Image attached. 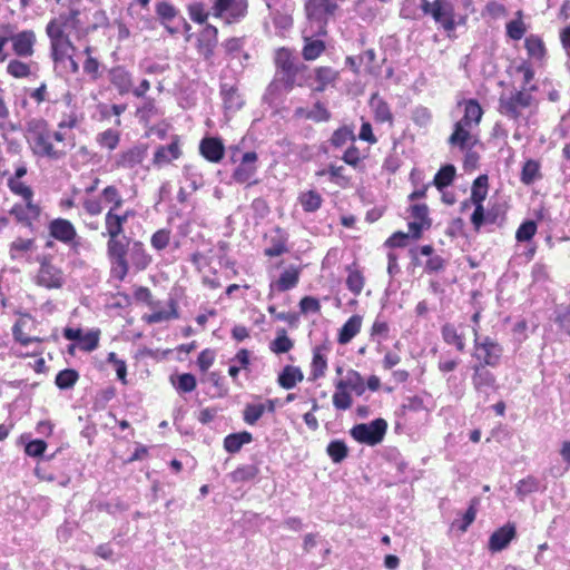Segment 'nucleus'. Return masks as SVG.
<instances>
[{"label":"nucleus","instance_id":"1","mask_svg":"<svg viewBox=\"0 0 570 570\" xmlns=\"http://www.w3.org/2000/svg\"><path fill=\"white\" fill-rule=\"evenodd\" d=\"M27 139L32 154L49 160H60L66 157L67 149L56 146L51 130L42 119H31L27 122Z\"/></svg>","mask_w":570,"mask_h":570},{"label":"nucleus","instance_id":"2","mask_svg":"<svg viewBox=\"0 0 570 570\" xmlns=\"http://www.w3.org/2000/svg\"><path fill=\"white\" fill-rule=\"evenodd\" d=\"M276 82H281L286 91H291L294 86H302L299 76L307 70V67L296 60L292 52L286 48H281L275 53Z\"/></svg>","mask_w":570,"mask_h":570},{"label":"nucleus","instance_id":"3","mask_svg":"<svg viewBox=\"0 0 570 570\" xmlns=\"http://www.w3.org/2000/svg\"><path fill=\"white\" fill-rule=\"evenodd\" d=\"M338 4L336 0H305L306 17L314 35L325 36L327 24L335 20Z\"/></svg>","mask_w":570,"mask_h":570},{"label":"nucleus","instance_id":"4","mask_svg":"<svg viewBox=\"0 0 570 570\" xmlns=\"http://www.w3.org/2000/svg\"><path fill=\"white\" fill-rule=\"evenodd\" d=\"M421 9L425 14H431L446 31L454 30L456 23L464 21V17L455 13L454 6L449 0H422Z\"/></svg>","mask_w":570,"mask_h":570},{"label":"nucleus","instance_id":"5","mask_svg":"<svg viewBox=\"0 0 570 570\" xmlns=\"http://www.w3.org/2000/svg\"><path fill=\"white\" fill-rule=\"evenodd\" d=\"M472 332L474 336L473 357L479 361L478 364L491 367L498 366L503 354V347L492 337L481 336L476 326H473Z\"/></svg>","mask_w":570,"mask_h":570},{"label":"nucleus","instance_id":"6","mask_svg":"<svg viewBox=\"0 0 570 570\" xmlns=\"http://www.w3.org/2000/svg\"><path fill=\"white\" fill-rule=\"evenodd\" d=\"M386 429V421L383 419H376L368 424L361 423L353 426L351 435L360 443L376 445L383 440Z\"/></svg>","mask_w":570,"mask_h":570},{"label":"nucleus","instance_id":"7","mask_svg":"<svg viewBox=\"0 0 570 570\" xmlns=\"http://www.w3.org/2000/svg\"><path fill=\"white\" fill-rule=\"evenodd\" d=\"M9 41L12 43V51L22 58L31 57L35 53V45L37 42V36L33 30H22L14 32V27L11 24H4Z\"/></svg>","mask_w":570,"mask_h":570},{"label":"nucleus","instance_id":"8","mask_svg":"<svg viewBox=\"0 0 570 570\" xmlns=\"http://www.w3.org/2000/svg\"><path fill=\"white\" fill-rule=\"evenodd\" d=\"M247 7V0H215L210 13L215 18H224L232 23L246 16Z\"/></svg>","mask_w":570,"mask_h":570},{"label":"nucleus","instance_id":"9","mask_svg":"<svg viewBox=\"0 0 570 570\" xmlns=\"http://www.w3.org/2000/svg\"><path fill=\"white\" fill-rule=\"evenodd\" d=\"M531 102L532 96L520 90L510 96H501L499 100V111L515 120L520 117V109L529 107Z\"/></svg>","mask_w":570,"mask_h":570},{"label":"nucleus","instance_id":"10","mask_svg":"<svg viewBox=\"0 0 570 570\" xmlns=\"http://www.w3.org/2000/svg\"><path fill=\"white\" fill-rule=\"evenodd\" d=\"M472 385L478 397L485 402L489 391L495 386V376L483 364H475L473 366Z\"/></svg>","mask_w":570,"mask_h":570},{"label":"nucleus","instance_id":"11","mask_svg":"<svg viewBox=\"0 0 570 570\" xmlns=\"http://www.w3.org/2000/svg\"><path fill=\"white\" fill-rule=\"evenodd\" d=\"M62 272L49 264L43 262L37 275V284L46 288H60L63 285Z\"/></svg>","mask_w":570,"mask_h":570},{"label":"nucleus","instance_id":"12","mask_svg":"<svg viewBox=\"0 0 570 570\" xmlns=\"http://www.w3.org/2000/svg\"><path fill=\"white\" fill-rule=\"evenodd\" d=\"M515 533V525L507 523L491 534L489 549L493 552L502 551L514 539Z\"/></svg>","mask_w":570,"mask_h":570},{"label":"nucleus","instance_id":"13","mask_svg":"<svg viewBox=\"0 0 570 570\" xmlns=\"http://www.w3.org/2000/svg\"><path fill=\"white\" fill-rule=\"evenodd\" d=\"M257 154L255 151H247L243 155L239 166L234 170L233 178L237 183H246L256 173Z\"/></svg>","mask_w":570,"mask_h":570},{"label":"nucleus","instance_id":"14","mask_svg":"<svg viewBox=\"0 0 570 570\" xmlns=\"http://www.w3.org/2000/svg\"><path fill=\"white\" fill-rule=\"evenodd\" d=\"M108 78L110 83L118 90L119 95H126L132 89V77L124 67L117 66L109 70Z\"/></svg>","mask_w":570,"mask_h":570},{"label":"nucleus","instance_id":"15","mask_svg":"<svg viewBox=\"0 0 570 570\" xmlns=\"http://www.w3.org/2000/svg\"><path fill=\"white\" fill-rule=\"evenodd\" d=\"M202 156L210 163H218L224 157V145L219 138L206 137L199 144Z\"/></svg>","mask_w":570,"mask_h":570},{"label":"nucleus","instance_id":"16","mask_svg":"<svg viewBox=\"0 0 570 570\" xmlns=\"http://www.w3.org/2000/svg\"><path fill=\"white\" fill-rule=\"evenodd\" d=\"M79 14L78 10H71L70 16L60 14L58 18L50 20L46 27V33L50 41L68 37L65 32L69 19L76 20Z\"/></svg>","mask_w":570,"mask_h":570},{"label":"nucleus","instance_id":"17","mask_svg":"<svg viewBox=\"0 0 570 570\" xmlns=\"http://www.w3.org/2000/svg\"><path fill=\"white\" fill-rule=\"evenodd\" d=\"M50 234L52 237L62 243L72 242L77 235L73 225L69 220L62 218H58L51 222Z\"/></svg>","mask_w":570,"mask_h":570},{"label":"nucleus","instance_id":"18","mask_svg":"<svg viewBox=\"0 0 570 570\" xmlns=\"http://www.w3.org/2000/svg\"><path fill=\"white\" fill-rule=\"evenodd\" d=\"M147 155V148L145 146H135L127 151L121 153L116 161L118 167L134 168L139 165Z\"/></svg>","mask_w":570,"mask_h":570},{"label":"nucleus","instance_id":"19","mask_svg":"<svg viewBox=\"0 0 570 570\" xmlns=\"http://www.w3.org/2000/svg\"><path fill=\"white\" fill-rule=\"evenodd\" d=\"M178 140L174 139L168 146H160L154 155V165L161 167L180 157Z\"/></svg>","mask_w":570,"mask_h":570},{"label":"nucleus","instance_id":"20","mask_svg":"<svg viewBox=\"0 0 570 570\" xmlns=\"http://www.w3.org/2000/svg\"><path fill=\"white\" fill-rule=\"evenodd\" d=\"M129 213L118 215L116 212L108 210L105 217L106 235L109 238H117L124 232V224L127 222Z\"/></svg>","mask_w":570,"mask_h":570},{"label":"nucleus","instance_id":"21","mask_svg":"<svg viewBox=\"0 0 570 570\" xmlns=\"http://www.w3.org/2000/svg\"><path fill=\"white\" fill-rule=\"evenodd\" d=\"M362 321L361 315L351 316L340 330L337 342L342 345L350 343L360 333Z\"/></svg>","mask_w":570,"mask_h":570},{"label":"nucleus","instance_id":"22","mask_svg":"<svg viewBox=\"0 0 570 570\" xmlns=\"http://www.w3.org/2000/svg\"><path fill=\"white\" fill-rule=\"evenodd\" d=\"M472 127H468L464 124L456 121L454 125V130L449 137L448 141L452 147H459L461 150H464L472 138L471 130Z\"/></svg>","mask_w":570,"mask_h":570},{"label":"nucleus","instance_id":"23","mask_svg":"<svg viewBox=\"0 0 570 570\" xmlns=\"http://www.w3.org/2000/svg\"><path fill=\"white\" fill-rule=\"evenodd\" d=\"M464 105V115L459 121L468 127L478 126L483 115L480 104L475 99H469Z\"/></svg>","mask_w":570,"mask_h":570},{"label":"nucleus","instance_id":"24","mask_svg":"<svg viewBox=\"0 0 570 570\" xmlns=\"http://www.w3.org/2000/svg\"><path fill=\"white\" fill-rule=\"evenodd\" d=\"M8 185L14 194L20 195L27 202V209L33 216H38V214H39L38 207L31 204V198H32L31 188L29 186L24 185L23 183L17 180L16 178H10L8 181Z\"/></svg>","mask_w":570,"mask_h":570},{"label":"nucleus","instance_id":"25","mask_svg":"<svg viewBox=\"0 0 570 570\" xmlns=\"http://www.w3.org/2000/svg\"><path fill=\"white\" fill-rule=\"evenodd\" d=\"M252 440L253 435L247 431L233 433L225 438L224 449L229 453H237L244 444L250 443Z\"/></svg>","mask_w":570,"mask_h":570},{"label":"nucleus","instance_id":"26","mask_svg":"<svg viewBox=\"0 0 570 570\" xmlns=\"http://www.w3.org/2000/svg\"><path fill=\"white\" fill-rule=\"evenodd\" d=\"M304 379L303 372L295 366L287 365L278 375V384L286 390L293 389L297 382Z\"/></svg>","mask_w":570,"mask_h":570},{"label":"nucleus","instance_id":"27","mask_svg":"<svg viewBox=\"0 0 570 570\" xmlns=\"http://www.w3.org/2000/svg\"><path fill=\"white\" fill-rule=\"evenodd\" d=\"M50 47L51 57L55 62H60L66 58H70L69 51L75 49L69 37L50 41Z\"/></svg>","mask_w":570,"mask_h":570},{"label":"nucleus","instance_id":"28","mask_svg":"<svg viewBox=\"0 0 570 570\" xmlns=\"http://www.w3.org/2000/svg\"><path fill=\"white\" fill-rule=\"evenodd\" d=\"M304 47L302 50L303 58L307 61L317 59L325 50L324 41L313 39V37H304Z\"/></svg>","mask_w":570,"mask_h":570},{"label":"nucleus","instance_id":"29","mask_svg":"<svg viewBox=\"0 0 570 570\" xmlns=\"http://www.w3.org/2000/svg\"><path fill=\"white\" fill-rule=\"evenodd\" d=\"M371 107L374 110L375 119L380 122H392L393 116L389 105L377 95L374 94L370 100Z\"/></svg>","mask_w":570,"mask_h":570},{"label":"nucleus","instance_id":"30","mask_svg":"<svg viewBox=\"0 0 570 570\" xmlns=\"http://www.w3.org/2000/svg\"><path fill=\"white\" fill-rule=\"evenodd\" d=\"M442 338L446 344L454 345L458 351L463 352L465 343L463 336L458 333L453 324L446 323L441 328Z\"/></svg>","mask_w":570,"mask_h":570},{"label":"nucleus","instance_id":"31","mask_svg":"<svg viewBox=\"0 0 570 570\" xmlns=\"http://www.w3.org/2000/svg\"><path fill=\"white\" fill-rule=\"evenodd\" d=\"M337 390L351 389L357 395H362L365 391L363 377L355 371L348 373L345 380H341L336 383Z\"/></svg>","mask_w":570,"mask_h":570},{"label":"nucleus","instance_id":"32","mask_svg":"<svg viewBox=\"0 0 570 570\" xmlns=\"http://www.w3.org/2000/svg\"><path fill=\"white\" fill-rule=\"evenodd\" d=\"M258 474V468L254 464L240 465L228 476L234 483H243L253 480Z\"/></svg>","mask_w":570,"mask_h":570},{"label":"nucleus","instance_id":"33","mask_svg":"<svg viewBox=\"0 0 570 570\" xmlns=\"http://www.w3.org/2000/svg\"><path fill=\"white\" fill-rule=\"evenodd\" d=\"M540 177V164L533 159L527 160L521 170V181L524 185H531Z\"/></svg>","mask_w":570,"mask_h":570},{"label":"nucleus","instance_id":"34","mask_svg":"<svg viewBox=\"0 0 570 570\" xmlns=\"http://www.w3.org/2000/svg\"><path fill=\"white\" fill-rule=\"evenodd\" d=\"M488 195V176L480 175L472 185L471 202L473 204H482Z\"/></svg>","mask_w":570,"mask_h":570},{"label":"nucleus","instance_id":"35","mask_svg":"<svg viewBox=\"0 0 570 570\" xmlns=\"http://www.w3.org/2000/svg\"><path fill=\"white\" fill-rule=\"evenodd\" d=\"M298 278L299 273L296 268L286 269L276 282V287L279 292L288 291L297 285Z\"/></svg>","mask_w":570,"mask_h":570},{"label":"nucleus","instance_id":"36","mask_svg":"<svg viewBox=\"0 0 570 570\" xmlns=\"http://www.w3.org/2000/svg\"><path fill=\"white\" fill-rule=\"evenodd\" d=\"M315 75L316 80L320 83L316 88L318 91H323L326 86L334 83L338 77V72L331 67L316 68Z\"/></svg>","mask_w":570,"mask_h":570},{"label":"nucleus","instance_id":"37","mask_svg":"<svg viewBox=\"0 0 570 570\" xmlns=\"http://www.w3.org/2000/svg\"><path fill=\"white\" fill-rule=\"evenodd\" d=\"M455 176V167L453 165H445L434 176V185L438 189L442 190L452 184Z\"/></svg>","mask_w":570,"mask_h":570},{"label":"nucleus","instance_id":"38","mask_svg":"<svg viewBox=\"0 0 570 570\" xmlns=\"http://www.w3.org/2000/svg\"><path fill=\"white\" fill-rule=\"evenodd\" d=\"M109 261L111 264V275L119 281H124L129 271L126 255L111 256L109 257Z\"/></svg>","mask_w":570,"mask_h":570},{"label":"nucleus","instance_id":"39","mask_svg":"<svg viewBox=\"0 0 570 570\" xmlns=\"http://www.w3.org/2000/svg\"><path fill=\"white\" fill-rule=\"evenodd\" d=\"M312 371H311V380L315 381L322 376H324L325 371L327 368L326 357L321 353V348L316 347L313 354L312 361Z\"/></svg>","mask_w":570,"mask_h":570},{"label":"nucleus","instance_id":"40","mask_svg":"<svg viewBox=\"0 0 570 570\" xmlns=\"http://www.w3.org/2000/svg\"><path fill=\"white\" fill-rule=\"evenodd\" d=\"M79 375L76 370L66 368L60 371L56 376V385L61 390H67L72 387L78 381Z\"/></svg>","mask_w":570,"mask_h":570},{"label":"nucleus","instance_id":"41","mask_svg":"<svg viewBox=\"0 0 570 570\" xmlns=\"http://www.w3.org/2000/svg\"><path fill=\"white\" fill-rule=\"evenodd\" d=\"M299 203L305 212H315L322 205V197L318 193L309 190L299 196Z\"/></svg>","mask_w":570,"mask_h":570},{"label":"nucleus","instance_id":"42","mask_svg":"<svg viewBox=\"0 0 570 570\" xmlns=\"http://www.w3.org/2000/svg\"><path fill=\"white\" fill-rule=\"evenodd\" d=\"M326 451L333 462L340 463L347 456L348 450H347L346 444L343 441L334 440V441L330 442Z\"/></svg>","mask_w":570,"mask_h":570},{"label":"nucleus","instance_id":"43","mask_svg":"<svg viewBox=\"0 0 570 570\" xmlns=\"http://www.w3.org/2000/svg\"><path fill=\"white\" fill-rule=\"evenodd\" d=\"M265 412V404H247L243 412V419L247 424L254 425Z\"/></svg>","mask_w":570,"mask_h":570},{"label":"nucleus","instance_id":"44","mask_svg":"<svg viewBox=\"0 0 570 570\" xmlns=\"http://www.w3.org/2000/svg\"><path fill=\"white\" fill-rule=\"evenodd\" d=\"M173 385L184 393H189L196 389V377L193 374L184 373L177 376L176 380L171 377Z\"/></svg>","mask_w":570,"mask_h":570},{"label":"nucleus","instance_id":"45","mask_svg":"<svg viewBox=\"0 0 570 570\" xmlns=\"http://www.w3.org/2000/svg\"><path fill=\"white\" fill-rule=\"evenodd\" d=\"M293 341L286 335L285 330H282L277 337L271 343V351L281 354L286 353L293 347Z\"/></svg>","mask_w":570,"mask_h":570},{"label":"nucleus","instance_id":"46","mask_svg":"<svg viewBox=\"0 0 570 570\" xmlns=\"http://www.w3.org/2000/svg\"><path fill=\"white\" fill-rule=\"evenodd\" d=\"M346 286L354 295L361 294L364 287V277L362 273L357 269L348 268Z\"/></svg>","mask_w":570,"mask_h":570},{"label":"nucleus","instance_id":"47","mask_svg":"<svg viewBox=\"0 0 570 570\" xmlns=\"http://www.w3.org/2000/svg\"><path fill=\"white\" fill-rule=\"evenodd\" d=\"M218 30L215 26L206 24L200 32L199 41L204 43L209 53L213 52L214 47L217 43Z\"/></svg>","mask_w":570,"mask_h":570},{"label":"nucleus","instance_id":"48","mask_svg":"<svg viewBox=\"0 0 570 570\" xmlns=\"http://www.w3.org/2000/svg\"><path fill=\"white\" fill-rule=\"evenodd\" d=\"M7 72L13 78H26L30 76V66L21 60L12 59L7 66Z\"/></svg>","mask_w":570,"mask_h":570},{"label":"nucleus","instance_id":"49","mask_svg":"<svg viewBox=\"0 0 570 570\" xmlns=\"http://www.w3.org/2000/svg\"><path fill=\"white\" fill-rule=\"evenodd\" d=\"M539 488V482L532 476H528L518 482L515 493L523 500L528 494L535 492Z\"/></svg>","mask_w":570,"mask_h":570},{"label":"nucleus","instance_id":"50","mask_svg":"<svg viewBox=\"0 0 570 570\" xmlns=\"http://www.w3.org/2000/svg\"><path fill=\"white\" fill-rule=\"evenodd\" d=\"M357 59L360 60V65L364 66L365 71L368 73H376L380 70V66L375 63L376 53L373 49H367L362 52Z\"/></svg>","mask_w":570,"mask_h":570},{"label":"nucleus","instance_id":"51","mask_svg":"<svg viewBox=\"0 0 570 570\" xmlns=\"http://www.w3.org/2000/svg\"><path fill=\"white\" fill-rule=\"evenodd\" d=\"M222 94L224 96V102L225 107L227 109H234L237 110L243 106V100L240 96L238 95L237 89L229 87V88H223Z\"/></svg>","mask_w":570,"mask_h":570},{"label":"nucleus","instance_id":"52","mask_svg":"<svg viewBox=\"0 0 570 570\" xmlns=\"http://www.w3.org/2000/svg\"><path fill=\"white\" fill-rule=\"evenodd\" d=\"M188 13L190 19L199 24L206 23L209 12L206 11V8L200 2H194L188 6Z\"/></svg>","mask_w":570,"mask_h":570},{"label":"nucleus","instance_id":"53","mask_svg":"<svg viewBox=\"0 0 570 570\" xmlns=\"http://www.w3.org/2000/svg\"><path fill=\"white\" fill-rule=\"evenodd\" d=\"M525 48L528 53L537 59H541L544 56V46L540 38L530 36L525 39Z\"/></svg>","mask_w":570,"mask_h":570},{"label":"nucleus","instance_id":"54","mask_svg":"<svg viewBox=\"0 0 570 570\" xmlns=\"http://www.w3.org/2000/svg\"><path fill=\"white\" fill-rule=\"evenodd\" d=\"M537 232V224L533 220H527L520 225L515 233V238L518 242H528L530 240Z\"/></svg>","mask_w":570,"mask_h":570},{"label":"nucleus","instance_id":"55","mask_svg":"<svg viewBox=\"0 0 570 570\" xmlns=\"http://www.w3.org/2000/svg\"><path fill=\"white\" fill-rule=\"evenodd\" d=\"M102 197L106 202L112 203V207L109 210L116 212L122 206L124 200L115 186L106 187L102 190Z\"/></svg>","mask_w":570,"mask_h":570},{"label":"nucleus","instance_id":"56","mask_svg":"<svg viewBox=\"0 0 570 570\" xmlns=\"http://www.w3.org/2000/svg\"><path fill=\"white\" fill-rule=\"evenodd\" d=\"M156 13L163 22L170 21L177 16L176 8L166 1H160L156 4Z\"/></svg>","mask_w":570,"mask_h":570},{"label":"nucleus","instance_id":"57","mask_svg":"<svg viewBox=\"0 0 570 570\" xmlns=\"http://www.w3.org/2000/svg\"><path fill=\"white\" fill-rule=\"evenodd\" d=\"M97 140L102 147H106L109 150H114L119 142V135L116 131L109 129L101 132Z\"/></svg>","mask_w":570,"mask_h":570},{"label":"nucleus","instance_id":"58","mask_svg":"<svg viewBox=\"0 0 570 570\" xmlns=\"http://www.w3.org/2000/svg\"><path fill=\"white\" fill-rule=\"evenodd\" d=\"M331 117L328 110L321 104L316 102L314 107L306 112V119H312L314 121H326Z\"/></svg>","mask_w":570,"mask_h":570},{"label":"nucleus","instance_id":"59","mask_svg":"<svg viewBox=\"0 0 570 570\" xmlns=\"http://www.w3.org/2000/svg\"><path fill=\"white\" fill-rule=\"evenodd\" d=\"M170 240V232L167 229H159L151 236V245L154 248L161 250L166 248Z\"/></svg>","mask_w":570,"mask_h":570},{"label":"nucleus","instance_id":"60","mask_svg":"<svg viewBox=\"0 0 570 570\" xmlns=\"http://www.w3.org/2000/svg\"><path fill=\"white\" fill-rule=\"evenodd\" d=\"M333 404L337 410H347L352 405V397L346 390H337L333 395Z\"/></svg>","mask_w":570,"mask_h":570},{"label":"nucleus","instance_id":"61","mask_svg":"<svg viewBox=\"0 0 570 570\" xmlns=\"http://www.w3.org/2000/svg\"><path fill=\"white\" fill-rule=\"evenodd\" d=\"M128 248L127 244L117 238H109L107 243V254L108 257L116 255H127Z\"/></svg>","mask_w":570,"mask_h":570},{"label":"nucleus","instance_id":"62","mask_svg":"<svg viewBox=\"0 0 570 570\" xmlns=\"http://www.w3.org/2000/svg\"><path fill=\"white\" fill-rule=\"evenodd\" d=\"M525 32L524 23L522 20H512L507 24V33L513 40H520Z\"/></svg>","mask_w":570,"mask_h":570},{"label":"nucleus","instance_id":"63","mask_svg":"<svg viewBox=\"0 0 570 570\" xmlns=\"http://www.w3.org/2000/svg\"><path fill=\"white\" fill-rule=\"evenodd\" d=\"M354 139L353 137V132L347 129V128H340L337 130L334 131L332 138H331V142L335 146V147H342L344 146L348 140H352Z\"/></svg>","mask_w":570,"mask_h":570},{"label":"nucleus","instance_id":"64","mask_svg":"<svg viewBox=\"0 0 570 570\" xmlns=\"http://www.w3.org/2000/svg\"><path fill=\"white\" fill-rule=\"evenodd\" d=\"M131 258L134 261L135 266L138 269H145L147 265L150 263V257L147 254H145V252L138 246V244H136L132 248Z\"/></svg>","mask_w":570,"mask_h":570}]
</instances>
